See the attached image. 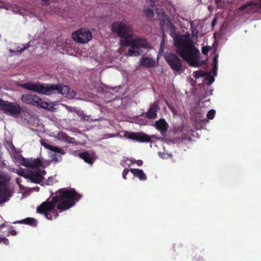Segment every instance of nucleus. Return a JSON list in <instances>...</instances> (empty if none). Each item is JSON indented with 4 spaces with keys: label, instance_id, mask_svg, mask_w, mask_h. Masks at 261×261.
<instances>
[{
    "label": "nucleus",
    "instance_id": "1a4fd4ad",
    "mask_svg": "<svg viewBox=\"0 0 261 261\" xmlns=\"http://www.w3.org/2000/svg\"><path fill=\"white\" fill-rule=\"evenodd\" d=\"M125 137L130 140L142 143L151 142V138L154 136H149L143 132H129L125 134Z\"/></svg>",
    "mask_w": 261,
    "mask_h": 261
},
{
    "label": "nucleus",
    "instance_id": "393cba45",
    "mask_svg": "<svg viewBox=\"0 0 261 261\" xmlns=\"http://www.w3.org/2000/svg\"><path fill=\"white\" fill-rule=\"evenodd\" d=\"M30 159H26V158L22 157L20 163L22 165H23L26 167L30 168Z\"/></svg>",
    "mask_w": 261,
    "mask_h": 261
},
{
    "label": "nucleus",
    "instance_id": "a211bd4d",
    "mask_svg": "<svg viewBox=\"0 0 261 261\" xmlns=\"http://www.w3.org/2000/svg\"><path fill=\"white\" fill-rule=\"evenodd\" d=\"M14 223H20V224H27V225H30L32 226H36L37 225V221L35 219H34L33 218H30V217L25 218L21 221H18L16 222H14Z\"/></svg>",
    "mask_w": 261,
    "mask_h": 261
},
{
    "label": "nucleus",
    "instance_id": "f8f14e48",
    "mask_svg": "<svg viewBox=\"0 0 261 261\" xmlns=\"http://www.w3.org/2000/svg\"><path fill=\"white\" fill-rule=\"evenodd\" d=\"M160 110L158 102H154L145 113V117L148 119H154L157 118V112Z\"/></svg>",
    "mask_w": 261,
    "mask_h": 261
},
{
    "label": "nucleus",
    "instance_id": "ddd939ff",
    "mask_svg": "<svg viewBox=\"0 0 261 261\" xmlns=\"http://www.w3.org/2000/svg\"><path fill=\"white\" fill-rule=\"evenodd\" d=\"M154 127L164 136L166 134L168 130V124L164 119H160L155 122Z\"/></svg>",
    "mask_w": 261,
    "mask_h": 261
},
{
    "label": "nucleus",
    "instance_id": "c756f323",
    "mask_svg": "<svg viewBox=\"0 0 261 261\" xmlns=\"http://www.w3.org/2000/svg\"><path fill=\"white\" fill-rule=\"evenodd\" d=\"M212 49L210 46H205L202 47V52L203 54L206 55Z\"/></svg>",
    "mask_w": 261,
    "mask_h": 261
},
{
    "label": "nucleus",
    "instance_id": "7ed1b4c3",
    "mask_svg": "<svg viewBox=\"0 0 261 261\" xmlns=\"http://www.w3.org/2000/svg\"><path fill=\"white\" fill-rule=\"evenodd\" d=\"M112 31L121 38L129 39L137 47L149 48L150 46L145 39L133 36L132 25L125 21H115L111 26Z\"/></svg>",
    "mask_w": 261,
    "mask_h": 261
},
{
    "label": "nucleus",
    "instance_id": "a19ab883",
    "mask_svg": "<svg viewBox=\"0 0 261 261\" xmlns=\"http://www.w3.org/2000/svg\"><path fill=\"white\" fill-rule=\"evenodd\" d=\"M221 0H215V3L216 5H218L220 2Z\"/></svg>",
    "mask_w": 261,
    "mask_h": 261
},
{
    "label": "nucleus",
    "instance_id": "4c0bfd02",
    "mask_svg": "<svg viewBox=\"0 0 261 261\" xmlns=\"http://www.w3.org/2000/svg\"><path fill=\"white\" fill-rule=\"evenodd\" d=\"M76 113L79 116L85 117L84 114L83 113V112L82 111H76Z\"/></svg>",
    "mask_w": 261,
    "mask_h": 261
},
{
    "label": "nucleus",
    "instance_id": "2f4dec72",
    "mask_svg": "<svg viewBox=\"0 0 261 261\" xmlns=\"http://www.w3.org/2000/svg\"><path fill=\"white\" fill-rule=\"evenodd\" d=\"M129 171V170H128V169H127V168H125V169L123 170V172H122V177H123V178L124 179H127L126 175H127V174L128 173Z\"/></svg>",
    "mask_w": 261,
    "mask_h": 261
},
{
    "label": "nucleus",
    "instance_id": "c85d7f7f",
    "mask_svg": "<svg viewBox=\"0 0 261 261\" xmlns=\"http://www.w3.org/2000/svg\"><path fill=\"white\" fill-rule=\"evenodd\" d=\"M50 149L55 152L62 153L63 150L62 148L57 146H51Z\"/></svg>",
    "mask_w": 261,
    "mask_h": 261
},
{
    "label": "nucleus",
    "instance_id": "e433bc0d",
    "mask_svg": "<svg viewBox=\"0 0 261 261\" xmlns=\"http://www.w3.org/2000/svg\"><path fill=\"white\" fill-rule=\"evenodd\" d=\"M207 77L205 78V80H207L208 78L210 79V84H211L214 81V78L213 77H212L210 74L207 75Z\"/></svg>",
    "mask_w": 261,
    "mask_h": 261
},
{
    "label": "nucleus",
    "instance_id": "412c9836",
    "mask_svg": "<svg viewBox=\"0 0 261 261\" xmlns=\"http://www.w3.org/2000/svg\"><path fill=\"white\" fill-rule=\"evenodd\" d=\"M255 4L253 3L249 2L246 4H244L241 6L239 10L240 11H244L246 10L247 12H250L253 11V10H252V8H251L253 6H254Z\"/></svg>",
    "mask_w": 261,
    "mask_h": 261
},
{
    "label": "nucleus",
    "instance_id": "4468645a",
    "mask_svg": "<svg viewBox=\"0 0 261 261\" xmlns=\"http://www.w3.org/2000/svg\"><path fill=\"white\" fill-rule=\"evenodd\" d=\"M43 179V176L41 175V170L39 169L29 173L28 179H30L32 182L39 184L42 181Z\"/></svg>",
    "mask_w": 261,
    "mask_h": 261
},
{
    "label": "nucleus",
    "instance_id": "37998d69",
    "mask_svg": "<svg viewBox=\"0 0 261 261\" xmlns=\"http://www.w3.org/2000/svg\"><path fill=\"white\" fill-rule=\"evenodd\" d=\"M45 3H48L49 0H42Z\"/></svg>",
    "mask_w": 261,
    "mask_h": 261
},
{
    "label": "nucleus",
    "instance_id": "2eb2a0df",
    "mask_svg": "<svg viewBox=\"0 0 261 261\" xmlns=\"http://www.w3.org/2000/svg\"><path fill=\"white\" fill-rule=\"evenodd\" d=\"M141 65L146 68L153 67L155 65V61L148 57H142L140 60Z\"/></svg>",
    "mask_w": 261,
    "mask_h": 261
},
{
    "label": "nucleus",
    "instance_id": "f03ea898",
    "mask_svg": "<svg viewBox=\"0 0 261 261\" xmlns=\"http://www.w3.org/2000/svg\"><path fill=\"white\" fill-rule=\"evenodd\" d=\"M177 53L185 61L192 63L198 58L199 50L189 34L177 35L173 37Z\"/></svg>",
    "mask_w": 261,
    "mask_h": 261
},
{
    "label": "nucleus",
    "instance_id": "aec40b11",
    "mask_svg": "<svg viewBox=\"0 0 261 261\" xmlns=\"http://www.w3.org/2000/svg\"><path fill=\"white\" fill-rule=\"evenodd\" d=\"M35 107L37 108H42L47 110H50L52 107H49L48 102L47 101H43L41 98L39 97V100H37V104Z\"/></svg>",
    "mask_w": 261,
    "mask_h": 261
},
{
    "label": "nucleus",
    "instance_id": "f257e3e1",
    "mask_svg": "<svg viewBox=\"0 0 261 261\" xmlns=\"http://www.w3.org/2000/svg\"><path fill=\"white\" fill-rule=\"evenodd\" d=\"M82 197V195L77 193L74 189H61L58 190V195L53 197L51 201L48 199L42 202L37 208L38 213L43 214L48 220L58 217L56 209L61 212L74 206L76 202Z\"/></svg>",
    "mask_w": 261,
    "mask_h": 261
},
{
    "label": "nucleus",
    "instance_id": "49530a36",
    "mask_svg": "<svg viewBox=\"0 0 261 261\" xmlns=\"http://www.w3.org/2000/svg\"><path fill=\"white\" fill-rule=\"evenodd\" d=\"M215 23V20H213V24Z\"/></svg>",
    "mask_w": 261,
    "mask_h": 261
},
{
    "label": "nucleus",
    "instance_id": "b1692460",
    "mask_svg": "<svg viewBox=\"0 0 261 261\" xmlns=\"http://www.w3.org/2000/svg\"><path fill=\"white\" fill-rule=\"evenodd\" d=\"M206 75H207V74L205 72H204L203 71H202V70L196 71H194L193 73V76L196 79H198L200 77L204 76Z\"/></svg>",
    "mask_w": 261,
    "mask_h": 261
},
{
    "label": "nucleus",
    "instance_id": "09e8293b",
    "mask_svg": "<svg viewBox=\"0 0 261 261\" xmlns=\"http://www.w3.org/2000/svg\"><path fill=\"white\" fill-rule=\"evenodd\" d=\"M260 2H261V0H260Z\"/></svg>",
    "mask_w": 261,
    "mask_h": 261
},
{
    "label": "nucleus",
    "instance_id": "ea45409f",
    "mask_svg": "<svg viewBox=\"0 0 261 261\" xmlns=\"http://www.w3.org/2000/svg\"><path fill=\"white\" fill-rule=\"evenodd\" d=\"M46 171H45V170H42V171L41 170V175H42V176H43V175L46 174Z\"/></svg>",
    "mask_w": 261,
    "mask_h": 261
},
{
    "label": "nucleus",
    "instance_id": "c9c22d12",
    "mask_svg": "<svg viewBox=\"0 0 261 261\" xmlns=\"http://www.w3.org/2000/svg\"><path fill=\"white\" fill-rule=\"evenodd\" d=\"M8 233L9 234H8V236H9V234H10V235H12V236H15V235L17 234V232L16 231V230H14V229L11 230L10 231H9Z\"/></svg>",
    "mask_w": 261,
    "mask_h": 261
},
{
    "label": "nucleus",
    "instance_id": "9d476101",
    "mask_svg": "<svg viewBox=\"0 0 261 261\" xmlns=\"http://www.w3.org/2000/svg\"><path fill=\"white\" fill-rule=\"evenodd\" d=\"M123 44L130 47L128 51L129 56L136 57L142 54V51L140 50V49L135 45L134 43L129 39H125Z\"/></svg>",
    "mask_w": 261,
    "mask_h": 261
},
{
    "label": "nucleus",
    "instance_id": "c03bdc74",
    "mask_svg": "<svg viewBox=\"0 0 261 261\" xmlns=\"http://www.w3.org/2000/svg\"><path fill=\"white\" fill-rule=\"evenodd\" d=\"M151 2H155L156 0H150Z\"/></svg>",
    "mask_w": 261,
    "mask_h": 261
},
{
    "label": "nucleus",
    "instance_id": "20e7f679",
    "mask_svg": "<svg viewBox=\"0 0 261 261\" xmlns=\"http://www.w3.org/2000/svg\"><path fill=\"white\" fill-rule=\"evenodd\" d=\"M21 88L46 95H50L53 93L65 94L69 90L68 87L60 84L47 85L46 86L39 83H27L20 85Z\"/></svg>",
    "mask_w": 261,
    "mask_h": 261
},
{
    "label": "nucleus",
    "instance_id": "6e6552de",
    "mask_svg": "<svg viewBox=\"0 0 261 261\" xmlns=\"http://www.w3.org/2000/svg\"><path fill=\"white\" fill-rule=\"evenodd\" d=\"M72 38L77 42L85 43L88 42L91 39L92 35L89 30L82 28L73 33Z\"/></svg>",
    "mask_w": 261,
    "mask_h": 261
},
{
    "label": "nucleus",
    "instance_id": "a878e982",
    "mask_svg": "<svg viewBox=\"0 0 261 261\" xmlns=\"http://www.w3.org/2000/svg\"><path fill=\"white\" fill-rule=\"evenodd\" d=\"M215 114H216L215 110H214V109H212L207 112V115H206L207 118L208 119H211V120L213 119L215 117Z\"/></svg>",
    "mask_w": 261,
    "mask_h": 261
},
{
    "label": "nucleus",
    "instance_id": "423d86ee",
    "mask_svg": "<svg viewBox=\"0 0 261 261\" xmlns=\"http://www.w3.org/2000/svg\"><path fill=\"white\" fill-rule=\"evenodd\" d=\"M9 180L7 175L0 173V204L8 201L11 196L8 188Z\"/></svg>",
    "mask_w": 261,
    "mask_h": 261
},
{
    "label": "nucleus",
    "instance_id": "de8ad7c7",
    "mask_svg": "<svg viewBox=\"0 0 261 261\" xmlns=\"http://www.w3.org/2000/svg\"><path fill=\"white\" fill-rule=\"evenodd\" d=\"M260 7H261V5H260Z\"/></svg>",
    "mask_w": 261,
    "mask_h": 261
},
{
    "label": "nucleus",
    "instance_id": "4be33fe9",
    "mask_svg": "<svg viewBox=\"0 0 261 261\" xmlns=\"http://www.w3.org/2000/svg\"><path fill=\"white\" fill-rule=\"evenodd\" d=\"M218 56L216 55L213 58V74L214 76L217 75V70L218 68Z\"/></svg>",
    "mask_w": 261,
    "mask_h": 261
},
{
    "label": "nucleus",
    "instance_id": "39448f33",
    "mask_svg": "<svg viewBox=\"0 0 261 261\" xmlns=\"http://www.w3.org/2000/svg\"><path fill=\"white\" fill-rule=\"evenodd\" d=\"M0 110L12 116L19 115L21 112L20 106L17 102H10L0 98Z\"/></svg>",
    "mask_w": 261,
    "mask_h": 261
},
{
    "label": "nucleus",
    "instance_id": "72a5a7b5",
    "mask_svg": "<svg viewBox=\"0 0 261 261\" xmlns=\"http://www.w3.org/2000/svg\"><path fill=\"white\" fill-rule=\"evenodd\" d=\"M66 108L68 111L70 112H76V111L75 108L74 107L66 106Z\"/></svg>",
    "mask_w": 261,
    "mask_h": 261
},
{
    "label": "nucleus",
    "instance_id": "cd10ccee",
    "mask_svg": "<svg viewBox=\"0 0 261 261\" xmlns=\"http://www.w3.org/2000/svg\"><path fill=\"white\" fill-rule=\"evenodd\" d=\"M17 173L19 176H22L27 179H28L29 178V173H26L25 171L23 169L19 170Z\"/></svg>",
    "mask_w": 261,
    "mask_h": 261
},
{
    "label": "nucleus",
    "instance_id": "79ce46f5",
    "mask_svg": "<svg viewBox=\"0 0 261 261\" xmlns=\"http://www.w3.org/2000/svg\"><path fill=\"white\" fill-rule=\"evenodd\" d=\"M4 227H5V223H3V224L0 225V229H3V228H4Z\"/></svg>",
    "mask_w": 261,
    "mask_h": 261
},
{
    "label": "nucleus",
    "instance_id": "f3484780",
    "mask_svg": "<svg viewBox=\"0 0 261 261\" xmlns=\"http://www.w3.org/2000/svg\"><path fill=\"white\" fill-rule=\"evenodd\" d=\"M79 156L80 158L83 159L85 162L89 164H92L93 163V159L90 155L88 151H84L83 152H80L79 154Z\"/></svg>",
    "mask_w": 261,
    "mask_h": 261
},
{
    "label": "nucleus",
    "instance_id": "5701e85b",
    "mask_svg": "<svg viewBox=\"0 0 261 261\" xmlns=\"http://www.w3.org/2000/svg\"><path fill=\"white\" fill-rule=\"evenodd\" d=\"M143 13L145 15L149 18H152L154 17V12L152 9L150 8H144Z\"/></svg>",
    "mask_w": 261,
    "mask_h": 261
},
{
    "label": "nucleus",
    "instance_id": "a18cd8bd",
    "mask_svg": "<svg viewBox=\"0 0 261 261\" xmlns=\"http://www.w3.org/2000/svg\"><path fill=\"white\" fill-rule=\"evenodd\" d=\"M161 49H162V44H161V46H160V50H161Z\"/></svg>",
    "mask_w": 261,
    "mask_h": 261
},
{
    "label": "nucleus",
    "instance_id": "7c9ffc66",
    "mask_svg": "<svg viewBox=\"0 0 261 261\" xmlns=\"http://www.w3.org/2000/svg\"><path fill=\"white\" fill-rule=\"evenodd\" d=\"M0 243H3L6 245L9 244V241L6 238H0Z\"/></svg>",
    "mask_w": 261,
    "mask_h": 261
},
{
    "label": "nucleus",
    "instance_id": "6ab92c4d",
    "mask_svg": "<svg viewBox=\"0 0 261 261\" xmlns=\"http://www.w3.org/2000/svg\"><path fill=\"white\" fill-rule=\"evenodd\" d=\"M30 168H38V167H40L42 166V161L39 159H33L31 158L30 161Z\"/></svg>",
    "mask_w": 261,
    "mask_h": 261
},
{
    "label": "nucleus",
    "instance_id": "58836bf2",
    "mask_svg": "<svg viewBox=\"0 0 261 261\" xmlns=\"http://www.w3.org/2000/svg\"><path fill=\"white\" fill-rule=\"evenodd\" d=\"M166 103L167 106L168 107V108L172 110V106H171V104H170L168 101H166Z\"/></svg>",
    "mask_w": 261,
    "mask_h": 261
},
{
    "label": "nucleus",
    "instance_id": "bb28decb",
    "mask_svg": "<svg viewBox=\"0 0 261 261\" xmlns=\"http://www.w3.org/2000/svg\"><path fill=\"white\" fill-rule=\"evenodd\" d=\"M193 247L194 249L198 250L199 252H202L204 250L203 246L201 244H195Z\"/></svg>",
    "mask_w": 261,
    "mask_h": 261
},
{
    "label": "nucleus",
    "instance_id": "dca6fc26",
    "mask_svg": "<svg viewBox=\"0 0 261 261\" xmlns=\"http://www.w3.org/2000/svg\"><path fill=\"white\" fill-rule=\"evenodd\" d=\"M129 171L140 180H146L147 179V176L142 169L130 168Z\"/></svg>",
    "mask_w": 261,
    "mask_h": 261
},
{
    "label": "nucleus",
    "instance_id": "9b49d317",
    "mask_svg": "<svg viewBox=\"0 0 261 261\" xmlns=\"http://www.w3.org/2000/svg\"><path fill=\"white\" fill-rule=\"evenodd\" d=\"M21 100L23 103L35 107L37 100H39V97L33 94H24L22 95Z\"/></svg>",
    "mask_w": 261,
    "mask_h": 261
},
{
    "label": "nucleus",
    "instance_id": "0eeeda50",
    "mask_svg": "<svg viewBox=\"0 0 261 261\" xmlns=\"http://www.w3.org/2000/svg\"><path fill=\"white\" fill-rule=\"evenodd\" d=\"M165 59L171 68L174 71L181 70L182 62L178 56L173 53H168L165 56Z\"/></svg>",
    "mask_w": 261,
    "mask_h": 261
},
{
    "label": "nucleus",
    "instance_id": "f704fd0d",
    "mask_svg": "<svg viewBox=\"0 0 261 261\" xmlns=\"http://www.w3.org/2000/svg\"><path fill=\"white\" fill-rule=\"evenodd\" d=\"M133 163H136L137 165L139 166H141L143 165V161L141 160H137V161H135L134 162H132Z\"/></svg>",
    "mask_w": 261,
    "mask_h": 261
},
{
    "label": "nucleus",
    "instance_id": "473e14b6",
    "mask_svg": "<svg viewBox=\"0 0 261 261\" xmlns=\"http://www.w3.org/2000/svg\"><path fill=\"white\" fill-rule=\"evenodd\" d=\"M23 47L22 48H21L20 49H19V51L20 53L22 52L23 51H24L25 49H27L28 47H29L30 46H31V45L30 44V42H29L28 43H27V44H24L23 45Z\"/></svg>",
    "mask_w": 261,
    "mask_h": 261
}]
</instances>
